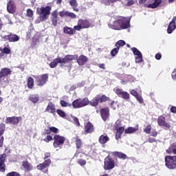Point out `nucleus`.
<instances>
[{
  "label": "nucleus",
  "instance_id": "16",
  "mask_svg": "<svg viewBox=\"0 0 176 176\" xmlns=\"http://www.w3.org/2000/svg\"><path fill=\"white\" fill-rule=\"evenodd\" d=\"M76 58H78L77 55H66L65 58H60V61L62 64H65L66 63H69V61L76 60Z\"/></svg>",
  "mask_w": 176,
  "mask_h": 176
},
{
  "label": "nucleus",
  "instance_id": "36",
  "mask_svg": "<svg viewBox=\"0 0 176 176\" xmlns=\"http://www.w3.org/2000/svg\"><path fill=\"white\" fill-rule=\"evenodd\" d=\"M176 149V142L170 144V146L166 150V153L171 155V151Z\"/></svg>",
  "mask_w": 176,
  "mask_h": 176
},
{
  "label": "nucleus",
  "instance_id": "47",
  "mask_svg": "<svg viewBox=\"0 0 176 176\" xmlns=\"http://www.w3.org/2000/svg\"><path fill=\"white\" fill-rule=\"evenodd\" d=\"M108 100V97L105 96H102L101 97L99 96V102H104L105 101Z\"/></svg>",
  "mask_w": 176,
  "mask_h": 176
},
{
  "label": "nucleus",
  "instance_id": "35",
  "mask_svg": "<svg viewBox=\"0 0 176 176\" xmlns=\"http://www.w3.org/2000/svg\"><path fill=\"white\" fill-rule=\"evenodd\" d=\"M98 102H100V96H97L94 98L91 102L90 104L92 107H97L98 105Z\"/></svg>",
  "mask_w": 176,
  "mask_h": 176
},
{
  "label": "nucleus",
  "instance_id": "12",
  "mask_svg": "<svg viewBox=\"0 0 176 176\" xmlns=\"http://www.w3.org/2000/svg\"><path fill=\"white\" fill-rule=\"evenodd\" d=\"M131 50H132L133 54H135V56H135V63H142V54L141 53V52H140V50H138L135 47H132Z\"/></svg>",
  "mask_w": 176,
  "mask_h": 176
},
{
  "label": "nucleus",
  "instance_id": "30",
  "mask_svg": "<svg viewBox=\"0 0 176 176\" xmlns=\"http://www.w3.org/2000/svg\"><path fill=\"white\" fill-rule=\"evenodd\" d=\"M63 31L65 34H67L68 35H74L75 34V30L69 28V27H65L63 28Z\"/></svg>",
  "mask_w": 176,
  "mask_h": 176
},
{
  "label": "nucleus",
  "instance_id": "18",
  "mask_svg": "<svg viewBox=\"0 0 176 176\" xmlns=\"http://www.w3.org/2000/svg\"><path fill=\"white\" fill-rule=\"evenodd\" d=\"M176 16H174L172 19V21L170 22L168 28H167V32L168 34H173V31L176 29Z\"/></svg>",
  "mask_w": 176,
  "mask_h": 176
},
{
  "label": "nucleus",
  "instance_id": "64",
  "mask_svg": "<svg viewBox=\"0 0 176 176\" xmlns=\"http://www.w3.org/2000/svg\"><path fill=\"white\" fill-rule=\"evenodd\" d=\"M170 112H172L173 113H176V107H172L170 108Z\"/></svg>",
  "mask_w": 176,
  "mask_h": 176
},
{
  "label": "nucleus",
  "instance_id": "60",
  "mask_svg": "<svg viewBox=\"0 0 176 176\" xmlns=\"http://www.w3.org/2000/svg\"><path fill=\"white\" fill-rule=\"evenodd\" d=\"M172 78L173 80H176V69L172 72Z\"/></svg>",
  "mask_w": 176,
  "mask_h": 176
},
{
  "label": "nucleus",
  "instance_id": "1",
  "mask_svg": "<svg viewBox=\"0 0 176 176\" xmlns=\"http://www.w3.org/2000/svg\"><path fill=\"white\" fill-rule=\"evenodd\" d=\"M109 28L120 31V30H127L130 28V18L120 16L111 18L108 23Z\"/></svg>",
  "mask_w": 176,
  "mask_h": 176
},
{
  "label": "nucleus",
  "instance_id": "39",
  "mask_svg": "<svg viewBox=\"0 0 176 176\" xmlns=\"http://www.w3.org/2000/svg\"><path fill=\"white\" fill-rule=\"evenodd\" d=\"M118 53H119V47H116V48H113L111 51L110 54H111V57H115V56H116L118 54Z\"/></svg>",
  "mask_w": 176,
  "mask_h": 176
},
{
  "label": "nucleus",
  "instance_id": "13",
  "mask_svg": "<svg viewBox=\"0 0 176 176\" xmlns=\"http://www.w3.org/2000/svg\"><path fill=\"white\" fill-rule=\"evenodd\" d=\"M7 11L11 14H13L16 12V4L14 1L10 0L7 3Z\"/></svg>",
  "mask_w": 176,
  "mask_h": 176
},
{
  "label": "nucleus",
  "instance_id": "33",
  "mask_svg": "<svg viewBox=\"0 0 176 176\" xmlns=\"http://www.w3.org/2000/svg\"><path fill=\"white\" fill-rule=\"evenodd\" d=\"M114 155L115 156H117V157H119V159H122V160H126V159H127V155L123 153L115 152Z\"/></svg>",
  "mask_w": 176,
  "mask_h": 176
},
{
  "label": "nucleus",
  "instance_id": "49",
  "mask_svg": "<svg viewBox=\"0 0 176 176\" xmlns=\"http://www.w3.org/2000/svg\"><path fill=\"white\" fill-rule=\"evenodd\" d=\"M67 17H71L72 19H76V15L73 12H70L67 11Z\"/></svg>",
  "mask_w": 176,
  "mask_h": 176
},
{
  "label": "nucleus",
  "instance_id": "54",
  "mask_svg": "<svg viewBox=\"0 0 176 176\" xmlns=\"http://www.w3.org/2000/svg\"><path fill=\"white\" fill-rule=\"evenodd\" d=\"M151 125H147V126L144 129V133L149 134V133H151Z\"/></svg>",
  "mask_w": 176,
  "mask_h": 176
},
{
  "label": "nucleus",
  "instance_id": "15",
  "mask_svg": "<svg viewBox=\"0 0 176 176\" xmlns=\"http://www.w3.org/2000/svg\"><path fill=\"white\" fill-rule=\"evenodd\" d=\"M12 74V70L8 67L2 68L0 70V82H2V78L10 75Z\"/></svg>",
  "mask_w": 176,
  "mask_h": 176
},
{
  "label": "nucleus",
  "instance_id": "40",
  "mask_svg": "<svg viewBox=\"0 0 176 176\" xmlns=\"http://www.w3.org/2000/svg\"><path fill=\"white\" fill-rule=\"evenodd\" d=\"M126 45V42L123 40H120L116 43V47H119L120 49V47L124 46Z\"/></svg>",
  "mask_w": 176,
  "mask_h": 176
},
{
  "label": "nucleus",
  "instance_id": "43",
  "mask_svg": "<svg viewBox=\"0 0 176 176\" xmlns=\"http://www.w3.org/2000/svg\"><path fill=\"white\" fill-rule=\"evenodd\" d=\"M102 2L108 6L111 5V3H113V2H116V0H103Z\"/></svg>",
  "mask_w": 176,
  "mask_h": 176
},
{
  "label": "nucleus",
  "instance_id": "48",
  "mask_svg": "<svg viewBox=\"0 0 176 176\" xmlns=\"http://www.w3.org/2000/svg\"><path fill=\"white\" fill-rule=\"evenodd\" d=\"M3 52L4 53V54H10V48L8 47H5L3 49Z\"/></svg>",
  "mask_w": 176,
  "mask_h": 176
},
{
  "label": "nucleus",
  "instance_id": "21",
  "mask_svg": "<svg viewBox=\"0 0 176 176\" xmlns=\"http://www.w3.org/2000/svg\"><path fill=\"white\" fill-rule=\"evenodd\" d=\"M162 3V0H155V1L151 4L145 5V8H148V9H156L159 5Z\"/></svg>",
  "mask_w": 176,
  "mask_h": 176
},
{
  "label": "nucleus",
  "instance_id": "25",
  "mask_svg": "<svg viewBox=\"0 0 176 176\" xmlns=\"http://www.w3.org/2000/svg\"><path fill=\"white\" fill-rule=\"evenodd\" d=\"M51 21L54 27L57 26V10H54L51 14Z\"/></svg>",
  "mask_w": 176,
  "mask_h": 176
},
{
  "label": "nucleus",
  "instance_id": "44",
  "mask_svg": "<svg viewBox=\"0 0 176 176\" xmlns=\"http://www.w3.org/2000/svg\"><path fill=\"white\" fill-rule=\"evenodd\" d=\"M26 16H28V17H32L34 16V11H32V10L28 8L27 10Z\"/></svg>",
  "mask_w": 176,
  "mask_h": 176
},
{
  "label": "nucleus",
  "instance_id": "31",
  "mask_svg": "<svg viewBox=\"0 0 176 176\" xmlns=\"http://www.w3.org/2000/svg\"><path fill=\"white\" fill-rule=\"evenodd\" d=\"M20 41V36L16 34H10L9 35V41L10 42H18Z\"/></svg>",
  "mask_w": 176,
  "mask_h": 176
},
{
  "label": "nucleus",
  "instance_id": "50",
  "mask_svg": "<svg viewBox=\"0 0 176 176\" xmlns=\"http://www.w3.org/2000/svg\"><path fill=\"white\" fill-rule=\"evenodd\" d=\"M56 112L61 118H65V112L63 111V110H57Z\"/></svg>",
  "mask_w": 176,
  "mask_h": 176
},
{
  "label": "nucleus",
  "instance_id": "57",
  "mask_svg": "<svg viewBox=\"0 0 176 176\" xmlns=\"http://www.w3.org/2000/svg\"><path fill=\"white\" fill-rule=\"evenodd\" d=\"M130 94L133 96L134 97H136L138 95V93L135 89H131Z\"/></svg>",
  "mask_w": 176,
  "mask_h": 176
},
{
  "label": "nucleus",
  "instance_id": "58",
  "mask_svg": "<svg viewBox=\"0 0 176 176\" xmlns=\"http://www.w3.org/2000/svg\"><path fill=\"white\" fill-rule=\"evenodd\" d=\"M53 140V138L51 135H47L46 139H44V141L45 142H49L50 141H52Z\"/></svg>",
  "mask_w": 176,
  "mask_h": 176
},
{
  "label": "nucleus",
  "instance_id": "63",
  "mask_svg": "<svg viewBox=\"0 0 176 176\" xmlns=\"http://www.w3.org/2000/svg\"><path fill=\"white\" fill-rule=\"evenodd\" d=\"M85 81H82L81 82H78L77 84V87H83V86H85Z\"/></svg>",
  "mask_w": 176,
  "mask_h": 176
},
{
  "label": "nucleus",
  "instance_id": "20",
  "mask_svg": "<svg viewBox=\"0 0 176 176\" xmlns=\"http://www.w3.org/2000/svg\"><path fill=\"white\" fill-rule=\"evenodd\" d=\"M76 60L78 65H85L89 60V58L84 55H80L79 57L77 56Z\"/></svg>",
  "mask_w": 176,
  "mask_h": 176
},
{
  "label": "nucleus",
  "instance_id": "34",
  "mask_svg": "<svg viewBox=\"0 0 176 176\" xmlns=\"http://www.w3.org/2000/svg\"><path fill=\"white\" fill-rule=\"evenodd\" d=\"M123 131H124V127H120L116 133V140H119L122 134L123 133Z\"/></svg>",
  "mask_w": 176,
  "mask_h": 176
},
{
  "label": "nucleus",
  "instance_id": "56",
  "mask_svg": "<svg viewBox=\"0 0 176 176\" xmlns=\"http://www.w3.org/2000/svg\"><path fill=\"white\" fill-rule=\"evenodd\" d=\"M73 120L76 126H80V123H79V120L76 117H73Z\"/></svg>",
  "mask_w": 176,
  "mask_h": 176
},
{
  "label": "nucleus",
  "instance_id": "26",
  "mask_svg": "<svg viewBox=\"0 0 176 176\" xmlns=\"http://www.w3.org/2000/svg\"><path fill=\"white\" fill-rule=\"evenodd\" d=\"M98 141L100 142V144H101L102 145H104V144H107V142H108V141H109V138L108 137V135H101L99 137Z\"/></svg>",
  "mask_w": 176,
  "mask_h": 176
},
{
  "label": "nucleus",
  "instance_id": "41",
  "mask_svg": "<svg viewBox=\"0 0 176 176\" xmlns=\"http://www.w3.org/2000/svg\"><path fill=\"white\" fill-rule=\"evenodd\" d=\"M77 163L78 164H79L80 166H81V167H83V166H86V160H83V159H78L77 160Z\"/></svg>",
  "mask_w": 176,
  "mask_h": 176
},
{
  "label": "nucleus",
  "instance_id": "5",
  "mask_svg": "<svg viewBox=\"0 0 176 176\" xmlns=\"http://www.w3.org/2000/svg\"><path fill=\"white\" fill-rule=\"evenodd\" d=\"M50 10H52V7L47 6L46 7H41L40 8V20L41 21H45L49 19L50 15Z\"/></svg>",
  "mask_w": 176,
  "mask_h": 176
},
{
  "label": "nucleus",
  "instance_id": "3",
  "mask_svg": "<svg viewBox=\"0 0 176 176\" xmlns=\"http://www.w3.org/2000/svg\"><path fill=\"white\" fill-rule=\"evenodd\" d=\"M54 141L53 146L56 149V151H58V149H61L62 145H64V142H65V138L60 135H55L54 136Z\"/></svg>",
  "mask_w": 176,
  "mask_h": 176
},
{
  "label": "nucleus",
  "instance_id": "45",
  "mask_svg": "<svg viewBox=\"0 0 176 176\" xmlns=\"http://www.w3.org/2000/svg\"><path fill=\"white\" fill-rule=\"evenodd\" d=\"M135 78L132 76H126V82H129L131 83L132 82H135Z\"/></svg>",
  "mask_w": 176,
  "mask_h": 176
},
{
  "label": "nucleus",
  "instance_id": "46",
  "mask_svg": "<svg viewBox=\"0 0 176 176\" xmlns=\"http://www.w3.org/2000/svg\"><path fill=\"white\" fill-rule=\"evenodd\" d=\"M136 100H138V102H140V104H144V98H142V96L141 95H138L135 97Z\"/></svg>",
  "mask_w": 176,
  "mask_h": 176
},
{
  "label": "nucleus",
  "instance_id": "51",
  "mask_svg": "<svg viewBox=\"0 0 176 176\" xmlns=\"http://www.w3.org/2000/svg\"><path fill=\"white\" fill-rule=\"evenodd\" d=\"M73 30H74V31H80V30H83V29L82 26L79 25V22L78 21V25H75Z\"/></svg>",
  "mask_w": 176,
  "mask_h": 176
},
{
  "label": "nucleus",
  "instance_id": "61",
  "mask_svg": "<svg viewBox=\"0 0 176 176\" xmlns=\"http://www.w3.org/2000/svg\"><path fill=\"white\" fill-rule=\"evenodd\" d=\"M135 1L133 0H129L126 3V6H132V5H134Z\"/></svg>",
  "mask_w": 176,
  "mask_h": 176
},
{
  "label": "nucleus",
  "instance_id": "55",
  "mask_svg": "<svg viewBox=\"0 0 176 176\" xmlns=\"http://www.w3.org/2000/svg\"><path fill=\"white\" fill-rule=\"evenodd\" d=\"M68 11H60L58 14L60 16V17H65V16H67V13Z\"/></svg>",
  "mask_w": 176,
  "mask_h": 176
},
{
  "label": "nucleus",
  "instance_id": "17",
  "mask_svg": "<svg viewBox=\"0 0 176 176\" xmlns=\"http://www.w3.org/2000/svg\"><path fill=\"white\" fill-rule=\"evenodd\" d=\"M50 164H52V160H47L43 163L37 165L36 168L37 170H40V171H42V170L47 168L50 166Z\"/></svg>",
  "mask_w": 176,
  "mask_h": 176
},
{
  "label": "nucleus",
  "instance_id": "22",
  "mask_svg": "<svg viewBox=\"0 0 176 176\" xmlns=\"http://www.w3.org/2000/svg\"><path fill=\"white\" fill-rule=\"evenodd\" d=\"M46 112L49 113H56V106L52 102H49L48 105L45 109Z\"/></svg>",
  "mask_w": 176,
  "mask_h": 176
},
{
  "label": "nucleus",
  "instance_id": "42",
  "mask_svg": "<svg viewBox=\"0 0 176 176\" xmlns=\"http://www.w3.org/2000/svg\"><path fill=\"white\" fill-rule=\"evenodd\" d=\"M60 105L61 107H72V104L67 102L64 100H60Z\"/></svg>",
  "mask_w": 176,
  "mask_h": 176
},
{
  "label": "nucleus",
  "instance_id": "38",
  "mask_svg": "<svg viewBox=\"0 0 176 176\" xmlns=\"http://www.w3.org/2000/svg\"><path fill=\"white\" fill-rule=\"evenodd\" d=\"M28 87L29 89H32V87H34V78H32V77H30L28 79Z\"/></svg>",
  "mask_w": 176,
  "mask_h": 176
},
{
  "label": "nucleus",
  "instance_id": "29",
  "mask_svg": "<svg viewBox=\"0 0 176 176\" xmlns=\"http://www.w3.org/2000/svg\"><path fill=\"white\" fill-rule=\"evenodd\" d=\"M69 3L73 8L74 12H79V9H78V1L76 0H69Z\"/></svg>",
  "mask_w": 176,
  "mask_h": 176
},
{
  "label": "nucleus",
  "instance_id": "52",
  "mask_svg": "<svg viewBox=\"0 0 176 176\" xmlns=\"http://www.w3.org/2000/svg\"><path fill=\"white\" fill-rule=\"evenodd\" d=\"M6 176H21L19 173L17 172H10L6 175Z\"/></svg>",
  "mask_w": 176,
  "mask_h": 176
},
{
  "label": "nucleus",
  "instance_id": "27",
  "mask_svg": "<svg viewBox=\"0 0 176 176\" xmlns=\"http://www.w3.org/2000/svg\"><path fill=\"white\" fill-rule=\"evenodd\" d=\"M57 64H63L61 62V57H58L50 63V68H56Z\"/></svg>",
  "mask_w": 176,
  "mask_h": 176
},
{
  "label": "nucleus",
  "instance_id": "53",
  "mask_svg": "<svg viewBox=\"0 0 176 176\" xmlns=\"http://www.w3.org/2000/svg\"><path fill=\"white\" fill-rule=\"evenodd\" d=\"M50 131L52 133H54L55 134H57V133H58V129L54 126L50 127Z\"/></svg>",
  "mask_w": 176,
  "mask_h": 176
},
{
  "label": "nucleus",
  "instance_id": "59",
  "mask_svg": "<svg viewBox=\"0 0 176 176\" xmlns=\"http://www.w3.org/2000/svg\"><path fill=\"white\" fill-rule=\"evenodd\" d=\"M111 107L113 109H116V107H118V104L115 102V101L111 102Z\"/></svg>",
  "mask_w": 176,
  "mask_h": 176
},
{
  "label": "nucleus",
  "instance_id": "23",
  "mask_svg": "<svg viewBox=\"0 0 176 176\" xmlns=\"http://www.w3.org/2000/svg\"><path fill=\"white\" fill-rule=\"evenodd\" d=\"M85 133H93L94 131V126H93L90 122H86L85 124Z\"/></svg>",
  "mask_w": 176,
  "mask_h": 176
},
{
  "label": "nucleus",
  "instance_id": "2",
  "mask_svg": "<svg viewBox=\"0 0 176 176\" xmlns=\"http://www.w3.org/2000/svg\"><path fill=\"white\" fill-rule=\"evenodd\" d=\"M73 108L75 109H78L79 108H83V107H86V105H89V99L87 98H85L82 99H76L73 101L72 103Z\"/></svg>",
  "mask_w": 176,
  "mask_h": 176
},
{
  "label": "nucleus",
  "instance_id": "7",
  "mask_svg": "<svg viewBox=\"0 0 176 176\" xmlns=\"http://www.w3.org/2000/svg\"><path fill=\"white\" fill-rule=\"evenodd\" d=\"M115 168V160L112 159L110 156H107L104 159V170H112Z\"/></svg>",
  "mask_w": 176,
  "mask_h": 176
},
{
  "label": "nucleus",
  "instance_id": "32",
  "mask_svg": "<svg viewBox=\"0 0 176 176\" xmlns=\"http://www.w3.org/2000/svg\"><path fill=\"white\" fill-rule=\"evenodd\" d=\"M135 131H138V126H137L136 128L129 127L125 129V134H133V133H135Z\"/></svg>",
  "mask_w": 176,
  "mask_h": 176
},
{
  "label": "nucleus",
  "instance_id": "14",
  "mask_svg": "<svg viewBox=\"0 0 176 176\" xmlns=\"http://www.w3.org/2000/svg\"><path fill=\"white\" fill-rule=\"evenodd\" d=\"M5 162H6V154L0 155V171L1 173H5V167H6Z\"/></svg>",
  "mask_w": 176,
  "mask_h": 176
},
{
  "label": "nucleus",
  "instance_id": "9",
  "mask_svg": "<svg viewBox=\"0 0 176 176\" xmlns=\"http://www.w3.org/2000/svg\"><path fill=\"white\" fill-rule=\"evenodd\" d=\"M157 123L158 125L161 127H163L164 130H169V129H171V125L168 124V122H166V118L164 116H160L157 119Z\"/></svg>",
  "mask_w": 176,
  "mask_h": 176
},
{
  "label": "nucleus",
  "instance_id": "19",
  "mask_svg": "<svg viewBox=\"0 0 176 176\" xmlns=\"http://www.w3.org/2000/svg\"><path fill=\"white\" fill-rule=\"evenodd\" d=\"M22 166L27 173H30V171H32V170H34V166L31 163L28 162V161H23Z\"/></svg>",
  "mask_w": 176,
  "mask_h": 176
},
{
  "label": "nucleus",
  "instance_id": "62",
  "mask_svg": "<svg viewBox=\"0 0 176 176\" xmlns=\"http://www.w3.org/2000/svg\"><path fill=\"white\" fill-rule=\"evenodd\" d=\"M0 57H1V58H5V54H4L3 50H2V48H0Z\"/></svg>",
  "mask_w": 176,
  "mask_h": 176
},
{
  "label": "nucleus",
  "instance_id": "37",
  "mask_svg": "<svg viewBox=\"0 0 176 176\" xmlns=\"http://www.w3.org/2000/svg\"><path fill=\"white\" fill-rule=\"evenodd\" d=\"M76 145L77 149H80L82 148V146L83 145V143H82V140L79 139V138L76 137Z\"/></svg>",
  "mask_w": 176,
  "mask_h": 176
},
{
  "label": "nucleus",
  "instance_id": "8",
  "mask_svg": "<svg viewBox=\"0 0 176 176\" xmlns=\"http://www.w3.org/2000/svg\"><path fill=\"white\" fill-rule=\"evenodd\" d=\"M113 91L117 94V96L121 97V98H123L124 100L130 99V94L123 91V89L120 88L116 87L113 89Z\"/></svg>",
  "mask_w": 176,
  "mask_h": 176
},
{
  "label": "nucleus",
  "instance_id": "4",
  "mask_svg": "<svg viewBox=\"0 0 176 176\" xmlns=\"http://www.w3.org/2000/svg\"><path fill=\"white\" fill-rule=\"evenodd\" d=\"M165 166L170 170L176 168V156L168 155L165 157Z\"/></svg>",
  "mask_w": 176,
  "mask_h": 176
},
{
  "label": "nucleus",
  "instance_id": "24",
  "mask_svg": "<svg viewBox=\"0 0 176 176\" xmlns=\"http://www.w3.org/2000/svg\"><path fill=\"white\" fill-rule=\"evenodd\" d=\"M100 114L103 120H107L109 116V109L108 108L102 109Z\"/></svg>",
  "mask_w": 176,
  "mask_h": 176
},
{
  "label": "nucleus",
  "instance_id": "28",
  "mask_svg": "<svg viewBox=\"0 0 176 176\" xmlns=\"http://www.w3.org/2000/svg\"><path fill=\"white\" fill-rule=\"evenodd\" d=\"M30 101L33 102V104H36L39 101V95L30 94L28 97Z\"/></svg>",
  "mask_w": 176,
  "mask_h": 176
},
{
  "label": "nucleus",
  "instance_id": "10",
  "mask_svg": "<svg viewBox=\"0 0 176 176\" xmlns=\"http://www.w3.org/2000/svg\"><path fill=\"white\" fill-rule=\"evenodd\" d=\"M79 25H81V28H90L94 27V25L90 22L89 20L87 19H79L78 20Z\"/></svg>",
  "mask_w": 176,
  "mask_h": 176
},
{
  "label": "nucleus",
  "instance_id": "6",
  "mask_svg": "<svg viewBox=\"0 0 176 176\" xmlns=\"http://www.w3.org/2000/svg\"><path fill=\"white\" fill-rule=\"evenodd\" d=\"M33 77L36 80V83L37 86H40V87H42L44 85H45L46 82H47L49 79V75H47V74H41L39 76H33Z\"/></svg>",
  "mask_w": 176,
  "mask_h": 176
},
{
  "label": "nucleus",
  "instance_id": "11",
  "mask_svg": "<svg viewBox=\"0 0 176 176\" xmlns=\"http://www.w3.org/2000/svg\"><path fill=\"white\" fill-rule=\"evenodd\" d=\"M22 118L21 117H8L6 119V123H10V124H19V122H21Z\"/></svg>",
  "mask_w": 176,
  "mask_h": 176
}]
</instances>
